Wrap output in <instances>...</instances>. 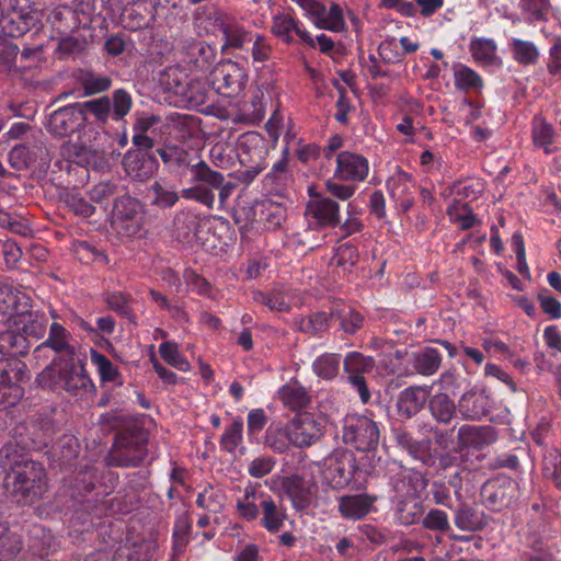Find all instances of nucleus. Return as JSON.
<instances>
[{
  "mask_svg": "<svg viewBox=\"0 0 561 561\" xmlns=\"http://www.w3.org/2000/svg\"><path fill=\"white\" fill-rule=\"evenodd\" d=\"M3 485L12 499L24 505L41 500L48 489L43 465L32 459L15 461L5 473Z\"/></svg>",
  "mask_w": 561,
  "mask_h": 561,
  "instance_id": "f257e3e1",
  "label": "nucleus"
},
{
  "mask_svg": "<svg viewBox=\"0 0 561 561\" xmlns=\"http://www.w3.org/2000/svg\"><path fill=\"white\" fill-rule=\"evenodd\" d=\"M149 432L136 419L124 421L106 458L112 467H138L148 455Z\"/></svg>",
  "mask_w": 561,
  "mask_h": 561,
  "instance_id": "f03ea898",
  "label": "nucleus"
},
{
  "mask_svg": "<svg viewBox=\"0 0 561 561\" xmlns=\"http://www.w3.org/2000/svg\"><path fill=\"white\" fill-rule=\"evenodd\" d=\"M426 480L419 472L401 470L397 480L393 482V489L399 496L396 508L397 519L401 525L410 526L415 524L422 516V504L415 496L419 490L424 489Z\"/></svg>",
  "mask_w": 561,
  "mask_h": 561,
  "instance_id": "7ed1b4c3",
  "label": "nucleus"
},
{
  "mask_svg": "<svg viewBox=\"0 0 561 561\" xmlns=\"http://www.w3.org/2000/svg\"><path fill=\"white\" fill-rule=\"evenodd\" d=\"M37 382L43 388L53 389L60 385L67 392L77 396L80 390L92 387L83 365L71 356L58 365H47L37 376Z\"/></svg>",
  "mask_w": 561,
  "mask_h": 561,
  "instance_id": "20e7f679",
  "label": "nucleus"
},
{
  "mask_svg": "<svg viewBox=\"0 0 561 561\" xmlns=\"http://www.w3.org/2000/svg\"><path fill=\"white\" fill-rule=\"evenodd\" d=\"M342 439L362 453L375 450L379 444L380 432L371 419L365 415H346L342 421Z\"/></svg>",
  "mask_w": 561,
  "mask_h": 561,
  "instance_id": "39448f33",
  "label": "nucleus"
},
{
  "mask_svg": "<svg viewBox=\"0 0 561 561\" xmlns=\"http://www.w3.org/2000/svg\"><path fill=\"white\" fill-rule=\"evenodd\" d=\"M77 105L83 115L87 116L89 112L99 125H105L110 117L116 122L122 121L130 112L133 99L127 91L118 89L113 92L112 98L104 95Z\"/></svg>",
  "mask_w": 561,
  "mask_h": 561,
  "instance_id": "423d86ee",
  "label": "nucleus"
},
{
  "mask_svg": "<svg viewBox=\"0 0 561 561\" xmlns=\"http://www.w3.org/2000/svg\"><path fill=\"white\" fill-rule=\"evenodd\" d=\"M39 22L36 0H9L8 10L2 16V30L10 37H19L31 31Z\"/></svg>",
  "mask_w": 561,
  "mask_h": 561,
  "instance_id": "0eeeda50",
  "label": "nucleus"
},
{
  "mask_svg": "<svg viewBox=\"0 0 561 561\" xmlns=\"http://www.w3.org/2000/svg\"><path fill=\"white\" fill-rule=\"evenodd\" d=\"M28 380L30 373L22 360L0 362V408L14 405L24 394L21 383Z\"/></svg>",
  "mask_w": 561,
  "mask_h": 561,
  "instance_id": "6e6552de",
  "label": "nucleus"
},
{
  "mask_svg": "<svg viewBox=\"0 0 561 561\" xmlns=\"http://www.w3.org/2000/svg\"><path fill=\"white\" fill-rule=\"evenodd\" d=\"M245 80L244 69L231 60L219 62L209 73L210 85L225 98L238 95L243 90Z\"/></svg>",
  "mask_w": 561,
  "mask_h": 561,
  "instance_id": "1a4fd4ad",
  "label": "nucleus"
},
{
  "mask_svg": "<svg viewBox=\"0 0 561 561\" xmlns=\"http://www.w3.org/2000/svg\"><path fill=\"white\" fill-rule=\"evenodd\" d=\"M209 21L216 30L221 32L225 38L221 46L222 54L230 49H242L247 44L253 42L252 33L245 30L233 16L220 9L210 13Z\"/></svg>",
  "mask_w": 561,
  "mask_h": 561,
  "instance_id": "9d476101",
  "label": "nucleus"
},
{
  "mask_svg": "<svg viewBox=\"0 0 561 561\" xmlns=\"http://www.w3.org/2000/svg\"><path fill=\"white\" fill-rule=\"evenodd\" d=\"M112 224L127 237L137 234L141 229V204L138 199L123 195L113 205Z\"/></svg>",
  "mask_w": 561,
  "mask_h": 561,
  "instance_id": "9b49d317",
  "label": "nucleus"
},
{
  "mask_svg": "<svg viewBox=\"0 0 561 561\" xmlns=\"http://www.w3.org/2000/svg\"><path fill=\"white\" fill-rule=\"evenodd\" d=\"M497 440V432L491 425H469L465 424L458 428L457 444L454 448L455 453L460 454V460L466 461L467 454L470 449L482 450L483 448L494 444Z\"/></svg>",
  "mask_w": 561,
  "mask_h": 561,
  "instance_id": "f8f14e48",
  "label": "nucleus"
},
{
  "mask_svg": "<svg viewBox=\"0 0 561 561\" xmlns=\"http://www.w3.org/2000/svg\"><path fill=\"white\" fill-rule=\"evenodd\" d=\"M482 502L492 511L508 508L517 495V483L510 478H496L486 481L480 492Z\"/></svg>",
  "mask_w": 561,
  "mask_h": 561,
  "instance_id": "ddd939ff",
  "label": "nucleus"
},
{
  "mask_svg": "<svg viewBox=\"0 0 561 561\" xmlns=\"http://www.w3.org/2000/svg\"><path fill=\"white\" fill-rule=\"evenodd\" d=\"M87 125V116L77 103L55 110L48 117L47 130L58 138L68 137Z\"/></svg>",
  "mask_w": 561,
  "mask_h": 561,
  "instance_id": "4468645a",
  "label": "nucleus"
},
{
  "mask_svg": "<svg viewBox=\"0 0 561 561\" xmlns=\"http://www.w3.org/2000/svg\"><path fill=\"white\" fill-rule=\"evenodd\" d=\"M69 332L60 323L53 322L49 325L48 337L36 346L34 353L37 356H47L46 352L49 350L53 351L55 356L49 365L56 366L76 355L75 347L69 344Z\"/></svg>",
  "mask_w": 561,
  "mask_h": 561,
  "instance_id": "2eb2a0df",
  "label": "nucleus"
},
{
  "mask_svg": "<svg viewBox=\"0 0 561 561\" xmlns=\"http://www.w3.org/2000/svg\"><path fill=\"white\" fill-rule=\"evenodd\" d=\"M293 445L309 447L322 436V426L310 413H298L288 424Z\"/></svg>",
  "mask_w": 561,
  "mask_h": 561,
  "instance_id": "dca6fc26",
  "label": "nucleus"
},
{
  "mask_svg": "<svg viewBox=\"0 0 561 561\" xmlns=\"http://www.w3.org/2000/svg\"><path fill=\"white\" fill-rule=\"evenodd\" d=\"M357 470L356 458L350 450H336L327 468L333 488H343L353 479Z\"/></svg>",
  "mask_w": 561,
  "mask_h": 561,
  "instance_id": "f3484780",
  "label": "nucleus"
},
{
  "mask_svg": "<svg viewBox=\"0 0 561 561\" xmlns=\"http://www.w3.org/2000/svg\"><path fill=\"white\" fill-rule=\"evenodd\" d=\"M335 178L343 181H363L368 174V161L359 154L342 151L336 159Z\"/></svg>",
  "mask_w": 561,
  "mask_h": 561,
  "instance_id": "a211bd4d",
  "label": "nucleus"
},
{
  "mask_svg": "<svg viewBox=\"0 0 561 561\" xmlns=\"http://www.w3.org/2000/svg\"><path fill=\"white\" fill-rule=\"evenodd\" d=\"M307 211L319 227H336L340 225V207L330 197L317 196L310 201Z\"/></svg>",
  "mask_w": 561,
  "mask_h": 561,
  "instance_id": "6ab92c4d",
  "label": "nucleus"
},
{
  "mask_svg": "<svg viewBox=\"0 0 561 561\" xmlns=\"http://www.w3.org/2000/svg\"><path fill=\"white\" fill-rule=\"evenodd\" d=\"M124 165L127 173L138 181H144L152 176L157 170V159L141 150L128 152L124 157Z\"/></svg>",
  "mask_w": 561,
  "mask_h": 561,
  "instance_id": "aec40b11",
  "label": "nucleus"
},
{
  "mask_svg": "<svg viewBox=\"0 0 561 561\" xmlns=\"http://www.w3.org/2000/svg\"><path fill=\"white\" fill-rule=\"evenodd\" d=\"M282 486L297 511H304L311 504V486L302 477L298 474L287 477Z\"/></svg>",
  "mask_w": 561,
  "mask_h": 561,
  "instance_id": "412c9836",
  "label": "nucleus"
},
{
  "mask_svg": "<svg viewBox=\"0 0 561 561\" xmlns=\"http://www.w3.org/2000/svg\"><path fill=\"white\" fill-rule=\"evenodd\" d=\"M62 149L68 154V160L65 162L67 170H70L75 163L76 169H79L83 175L88 174L85 167L96 164L100 158L99 151L79 142H67Z\"/></svg>",
  "mask_w": 561,
  "mask_h": 561,
  "instance_id": "4be33fe9",
  "label": "nucleus"
},
{
  "mask_svg": "<svg viewBox=\"0 0 561 561\" xmlns=\"http://www.w3.org/2000/svg\"><path fill=\"white\" fill-rule=\"evenodd\" d=\"M427 399V393L424 388L409 387L401 391L398 397V412L407 419H410L423 409Z\"/></svg>",
  "mask_w": 561,
  "mask_h": 561,
  "instance_id": "5701e85b",
  "label": "nucleus"
},
{
  "mask_svg": "<svg viewBox=\"0 0 561 561\" xmlns=\"http://www.w3.org/2000/svg\"><path fill=\"white\" fill-rule=\"evenodd\" d=\"M375 500L366 493L345 495L340 500L339 511L345 518L360 519L370 512Z\"/></svg>",
  "mask_w": 561,
  "mask_h": 561,
  "instance_id": "b1692460",
  "label": "nucleus"
},
{
  "mask_svg": "<svg viewBox=\"0 0 561 561\" xmlns=\"http://www.w3.org/2000/svg\"><path fill=\"white\" fill-rule=\"evenodd\" d=\"M157 153L170 171L176 173H183L187 169L192 171L194 163L191 153L186 149L170 145L158 148Z\"/></svg>",
  "mask_w": 561,
  "mask_h": 561,
  "instance_id": "393cba45",
  "label": "nucleus"
},
{
  "mask_svg": "<svg viewBox=\"0 0 561 561\" xmlns=\"http://www.w3.org/2000/svg\"><path fill=\"white\" fill-rule=\"evenodd\" d=\"M459 411L467 419H480L490 411L489 397L484 392L468 391L459 400Z\"/></svg>",
  "mask_w": 561,
  "mask_h": 561,
  "instance_id": "a878e982",
  "label": "nucleus"
},
{
  "mask_svg": "<svg viewBox=\"0 0 561 561\" xmlns=\"http://www.w3.org/2000/svg\"><path fill=\"white\" fill-rule=\"evenodd\" d=\"M278 396L283 404L291 411L306 409L311 402L309 392L297 380L284 385Z\"/></svg>",
  "mask_w": 561,
  "mask_h": 561,
  "instance_id": "bb28decb",
  "label": "nucleus"
},
{
  "mask_svg": "<svg viewBox=\"0 0 561 561\" xmlns=\"http://www.w3.org/2000/svg\"><path fill=\"white\" fill-rule=\"evenodd\" d=\"M188 62L199 70H207L216 60V50L203 41H192L184 46Z\"/></svg>",
  "mask_w": 561,
  "mask_h": 561,
  "instance_id": "cd10ccee",
  "label": "nucleus"
},
{
  "mask_svg": "<svg viewBox=\"0 0 561 561\" xmlns=\"http://www.w3.org/2000/svg\"><path fill=\"white\" fill-rule=\"evenodd\" d=\"M396 442L416 459H424L431 449V439L428 437L416 439L404 428L394 431Z\"/></svg>",
  "mask_w": 561,
  "mask_h": 561,
  "instance_id": "c85d7f7f",
  "label": "nucleus"
},
{
  "mask_svg": "<svg viewBox=\"0 0 561 561\" xmlns=\"http://www.w3.org/2000/svg\"><path fill=\"white\" fill-rule=\"evenodd\" d=\"M262 512L261 525L270 533H278L283 527L286 513L271 497L260 502Z\"/></svg>",
  "mask_w": 561,
  "mask_h": 561,
  "instance_id": "c756f323",
  "label": "nucleus"
},
{
  "mask_svg": "<svg viewBox=\"0 0 561 561\" xmlns=\"http://www.w3.org/2000/svg\"><path fill=\"white\" fill-rule=\"evenodd\" d=\"M30 350V342L20 331L5 330L0 332V353L3 355H25Z\"/></svg>",
  "mask_w": 561,
  "mask_h": 561,
  "instance_id": "7c9ffc66",
  "label": "nucleus"
},
{
  "mask_svg": "<svg viewBox=\"0 0 561 561\" xmlns=\"http://www.w3.org/2000/svg\"><path fill=\"white\" fill-rule=\"evenodd\" d=\"M428 408L433 417L443 424L449 423L456 415V405L446 393H436L428 399Z\"/></svg>",
  "mask_w": 561,
  "mask_h": 561,
  "instance_id": "2f4dec72",
  "label": "nucleus"
},
{
  "mask_svg": "<svg viewBox=\"0 0 561 561\" xmlns=\"http://www.w3.org/2000/svg\"><path fill=\"white\" fill-rule=\"evenodd\" d=\"M174 227V234L179 242L185 244L201 243V225L196 219L188 216L176 217Z\"/></svg>",
  "mask_w": 561,
  "mask_h": 561,
  "instance_id": "473e14b6",
  "label": "nucleus"
},
{
  "mask_svg": "<svg viewBox=\"0 0 561 561\" xmlns=\"http://www.w3.org/2000/svg\"><path fill=\"white\" fill-rule=\"evenodd\" d=\"M455 525L465 531L481 530L485 525V520L479 513L468 504H461L455 513Z\"/></svg>",
  "mask_w": 561,
  "mask_h": 561,
  "instance_id": "72a5a7b5",
  "label": "nucleus"
},
{
  "mask_svg": "<svg viewBox=\"0 0 561 561\" xmlns=\"http://www.w3.org/2000/svg\"><path fill=\"white\" fill-rule=\"evenodd\" d=\"M331 314L340 321V328L346 334H355L364 324V317L351 307H332Z\"/></svg>",
  "mask_w": 561,
  "mask_h": 561,
  "instance_id": "f704fd0d",
  "label": "nucleus"
},
{
  "mask_svg": "<svg viewBox=\"0 0 561 561\" xmlns=\"http://www.w3.org/2000/svg\"><path fill=\"white\" fill-rule=\"evenodd\" d=\"M331 319H334V316L331 314V310L329 312L317 311L307 318H301L298 321V329L310 335L323 333L329 330Z\"/></svg>",
  "mask_w": 561,
  "mask_h": 561,
  "instance_id": "c9c22d12",
  "label": "nucleus"
},
{
  "mask_svg": "<svg viewBox=\"0 0 561 561\" xmlns=\"http://www.w3.org/2000/svg\"><path fill=\"white\" fill-rule=\"evenodd\" d=\"M442 357L437 350L426 347L414 355V369L424 376L433 375L440 366Z\"/></svg>",
  "mask_w": 561,
  "mask_h": 561,
  "instance_id": "e433bc0d",
  "label": "nucleus"
},
{
  "mask_svg": "<svg viewBox=\"0 0 561 561\" xmlns=\"http://www.w3.org/2000/svg\"><path fill=\"white\" fill-rule=\"evenodd\" d=\"M511 50L515 61L522 66L535 65L539 59V50L528 41L515 38L511 43Z\"/></svg>",
  "mask_w": 561,
  "mask_h": 561,
  "instance_id": "4c0bfd02",
  "label": "nucleus"
},
{
  "mask_svg": "<svg viewBox=\"0 0 561 561\" xmlns=\"http://www.w3.org/2000/svg\"><path fill=\"white\" fill-rule=\"evenodd\" d=\"M265 443L275 453L282 454L286 451L293 445L288 425L285 427L270 426L266 431Z\"/></svg>",
  "mask_w": 561,
  "mask_h": 561,
  "instance_id": "58836bf2",
  "label": "nucleus"
},
{
  "mask_svg": "<svg viewBox=\"0 0 561 561\" xmlns=\"http://www.w3.org/2000/svg\"><path fill=\"white\" fill-rule=\"evenodd\" d=\"M188 81L187 77L180 69L172 67L163 71L160 77V83L163 89L178 96L184 94L185 85Z\"/></svg>",
  "mask_w": 561,
  "mask_h": 561,
  "instance_id": "ea45409f",
  "label": "nucleus"
},
{
  "mask_svg": "<svg viewBox=\"0 0 561 561\" xmlns=\"http://www.w3.org/2000/svg\"><path fill=\"white\" fill-rule=\"evenodd\" d=\"M194 182L206 183L210 188L218 190L224 183V175L211 170L205 161H198L192 165Z\"/></svg>",
  "mask_w": 561,
  "mask_h": 561,
  "instance_id": "a19ab883",
  "label": "nucleus"
},
{
  "mask_svg": "<svg viewBox=\"0 0 561 561\" xmlns=\"http://www.w3.org/2000/svg\"><path fill=\"white\" fill-rule=\"evenodd\" d=\"M470 51L478 62L491 65L496 59V45L492 39L477 38L471 41Z\"/></svg>",
  "mask_w": 561,
  "mask_h": 561,
  "instance_id": "79ce46f5",
  "label": "nucleus"
},
{
  "mask_svg": "<svg viewBox=\"0 0 561 561\" xmlns=\"http://www.w3.org/2000/svg\"><path fill=\"white\" fill-rule=\"evenodd\" d=\"M254 301L268 307L271 310L288 312L290 310V304L285 300L284 293L278 289H274L270 293H263L261 290H254L252 293Z\"/></svg>",
  "mask_w": 561,
  "mask_h": 561,
  "instance_id": "37998d69",
  "label": "nucleus"
},
{
  "mask_svg": "<svg viewBox=\"0 0 561 561\" xmlns=\"http://www.w3.org/2000/svg\"><path fill=\"white\" fill-rule=\"evenodd\" d=\"M375 367V360L370 356H364L359 352H351L344 358V370L351 375L369 373Z\"/></svg>",
  "mask_w": 561,
  "mask_h": 561,
  "instance_id": "c03bdc74",
  "label": "nucleus"
},
{
  "mask_svg": "<svg viewBox=\"0 0 561 561\" xmlns=\"http://www.w3.org/2000/svg\"><path fill=\"white\" fill-rule=\"evenodd\" d=\"M49 328L48 318L45 314L30 313L22 327V334L28 337L41 340Z\"/></svg>",
  "mask_w": 561,
  "mask_h": 561,
  "instance_id": "a18cd8bd",
  "label": "nucleus"
},
{
  "mask_svg": "<svg viewBox=\"0 0 561 561\" xmlns=\"http://www.w3.org/2000/svg\"><path fill=\"white\" fill-rule=\"evenodd\" d=\"M75 253L79 261L85 264L99 262L103 265H107L110 263L108 256L104 252L99 251L87 241H79L76 243Z\"/></svg>",
  "mask_w": 561,
  "mask_h": 561,
  "instance_id": "49530a36",
  "label": "nucleus"
},
{
  "mask_svg": "<svg viewBox=\"0 0 561 561\" xmlns=\"http://www.w3.org/2000/svg\"><path fill=\"white\" fill-rule=\"evenodd\" d=\"M19 47L12 39L0 35V73H7L14 67Z\"/></svg>",
  "mask_w": 561,
  "mask_h": 561,
  "instance_id": "de8ad7c7",
  "label": "nucleus"
},
{
  "mask_svg": "<svg viewBox=\"0 0 561 561\" xmlns=\"http://www.w3.org/2000/svg\"><path fill=\"white\" fill-rule=\"evenodd\" d=\"M161 357L174 368L187 371L190 363L180 354L178 345L172 342H163L159 346Z\"/></svg>",
  "mask_w": 561,
  "mask_h": 561,
  "instance_id": "09e8293b",
  "label": "nucleus"
},
{
  "mask_svg": "<svg viewBox=\"0 0 561 561\" xmlns=\"http://www.w3.org/2000/svg\"><path fill=\"white\" fill-rule=\"evenodd\" d=\"M181 98L183 102L193 107L204 105L208 100L207 91L198 80H190Z\"/></svg>",
  "mask_w": 561,
  "mask_h": 561,
  "instance_id": "8fccbe9b",
  "label": "nucleus"
},
{
  "mask_svg": "<svg viewBox=\"0 0 561 561\" xmlns=\"http://www.w3.org/2000/svg\"><path fill=\"white\" fill-rule=\"evenodd\" d=\"M314 371L324 379L334 378L340 369V357L336 354H324L313 364Z\"/></svg>",
  "mask_w": 561,
  "mask_h": 561,
  "instance_id": "3c124183",
  "label": "nucleus"
},
{
  "mask_svg": "<svg viewBox=\"0 0 561 561\" xmlns=\"http://www.w3.org/2000/svg\"><path fill=\"white\" fill-rule=\"evenodd\" d=\"M455 83L461 90L477 89L482 87L479 75L467 66L460 65L455 70Z\"/></svg>",
  "mask_w": 561,
  "mask_h": 561,
  "instance_id": "603ef678",
  "label": "nucleus"
},
{
  "mask_svg": "<svg viewBox=\"0 0 561 561\" xmlns=\"http://www.w3.org/2000/svg\"><path fill=\"white\" fill-rule=\"evenodd\" d=\"M104 299L111 310L127 319L133 318V310L129 305L131 298L129 295L124 293H108L105 295Z\"/></svg>",
  "mask_w": 561,
  "mask_h": 561,
  "instance_id": "864d4df0",
  "label": "nucleus"
},
{
  "mask_svg": "<svg viewBox=\"0 0 561 561\" xmlns=\"http://www.w3.org/2000/svg\"><path fill=\"white\" fill-rule=\"evenodd\" d=\"M112 80L108 77H100L93 73H85L81 78V85L84 95H94L111 88Z\"/></svg>",
  "mask_w": 561,
  "mask_h": 561,
  "instance_id": "5fc2aeb1",
  "label": "nucleus"
},
{
  "mask_svg": "<svg viewBox=\"0 0 561 561\" xmlns=\"http://www.w3.org/2000/svg\"><path fill=\"white\" fill-rule=\"evenodd\" d=\"M243 422L234 420L221 436L220 444L222 448L232 453L242 440Z\"/></svg>",
  "mask_w": 561,
  "mask_h": 561,
  "instance_id": "6e6d98bb",
  "label": "nucleus"
},
{
  "mask_svg": "<svg viewBox=\"0 0 561 561\" xmlns=\"http://www.w3.org/2000/svg\"><path fill=\"white\" fill-rule=\"evenodd\" d=\"M422 525L425 529L432 531L446 533L450 529L448 516L444 511L433 508L431 510L422 520Z\"/></svg>",
  "mask_w": 561,
  "mask_h": 561,
  "instance_id": "4d7b16f0",
  "label": "nucleus"
},
{
  "mask_svg": "<svg viewBox=\"0 0 561 561\" xmlns=\"http://www.w3.org/2000/svg\"><path fill=\"white\" fill-rule=\"evenodd\" d=\"M553 136H554L553 127L542 119L534 128L533 141L536 146L542 147L545 150V153L550 154L552 152L550 145L553 141Z\"/></svg>",
  "mask_w": 561,
  "mask_h": 561,
  "instance_id": "13d9d810",
  "label": "nucleus"
},
{
  "mask_svg": "<svg viewBox=\"0 0 561 561\" xmlns=\"http://www.w3.org/2000/svg\"><path fill=\"white\" fill-rule=\"evenodd\" d=\"M33 161L34 154L25 145H16L9 152V163L18 171L27 169Z\"/></svg>",
  "mask_w": 561,
  "mask_h": 561,
  "instance_id": "bf43d9fd",
  "label": "nucleus"
},
{
  "mask_svg": "<svg viewBox=\"0 0 561 561\" xmlns=\"http://www.w3.org/2000/svg\"><path fill=\"white\" fill-rule=\"evenodd\" d=\"M196 504L198 507L207 510L211 513H218L224 507V503L220 500V494L216 492L213 486L206 488L197 495Z\"/></svg>",
  "mask_w": 561,
  "mask_h": 561,
  "instance_id": "052dcab7",
  "label": "nucleus"
},
{
  "mask_svg": "<svg viewBox=\"0 0 561 561\" xmlns=\"http://www.w3.org/2000/svg\"><path fill=\"white\" fill-rule=\"evenodd\" d=\"M23 542L16 534H10L9 530L0 537V558L10 559L21 552Z\"/></svg>",
  "mask_w": 561,
  "mask_h": 561,
  "instance_id": "680f3d73",
  "label": "nucleus"
},
{
  "mask_svg": "<svg viewBox=\"0 0 561 561\" xmlns=\"http://www.w3.org/2000/svg\"><path fill=\"white\" fill-rule=\"evenodd\" d=\"M92 360L98 366L101 379L103 381H115L119 376L117 368L105 355L93 351Z\"/></svg>",
  "mask_w": 561,
  "mask_h": 561,
  "instance_id": "e2e57ef3",
  "label": "nucleus"
},
{
  "mask_svg": "<svg viewBox=\"0 0 561 561\" xmlns=\"http://www.w3.org/2000/svg\"><path fill=\"white\" fill-rule=\"evenodd\" d=\"M345 27L342 8L332 2L329 12L325 11V18L322 20L321 28L332 32H341Z\"/></svg>",
  "mask_w": 561,
  "mask_h": 561,
  "instance_id": "0e129e2a",
  "label": "nucleus"
},
{
  "mask_svg": "<svg viewBox=\"0 0 561 561\" xmlns=\"http://www.w3.org/2000/svg\"><path fill=\"white\" fill-rule=\"evenodd\" d=\"M295 23L296 21L288 14L277 15L273 19L272 32L286 43H290L293 41L290 33L295 28Z\"/></svg>",
  "mask_w": 561,
  "mask_h": 561,
  "instance_id": "69168bd1",
  "label": "nucleus"
},
{
  "mask_svg": "<svg viewBox=\"0 0 561 561\" xmlns=\"http://www.w3.org/2000/svg\"><path fill=\"white\" fill-rule=\"evenodd\" d=\"M358 260V251L351 243L341 244L332 257V263L337 266H354Z\"/></svg>",
  "mask_w": 561,
  "mask_h": 561,
  "instance_id": "338daca9",
  "label": "nucleus"
},
{
  "mask_svg": "<svg viewBox=\"0 0 561 561\" xmlns=\"http://www.w3.org/2000/svg\"><path fill=\"white\" fill-rule=\"evenodd\" d=\"M50 550V538L47 540L32 538L27 552L28 561H50L48 559Z\"/></svg>",
  "mask_w": 561,
  "mask_h": 561,
  "instance_id": "774afa93",
  "label": "nucleus"
}]
</instances>
